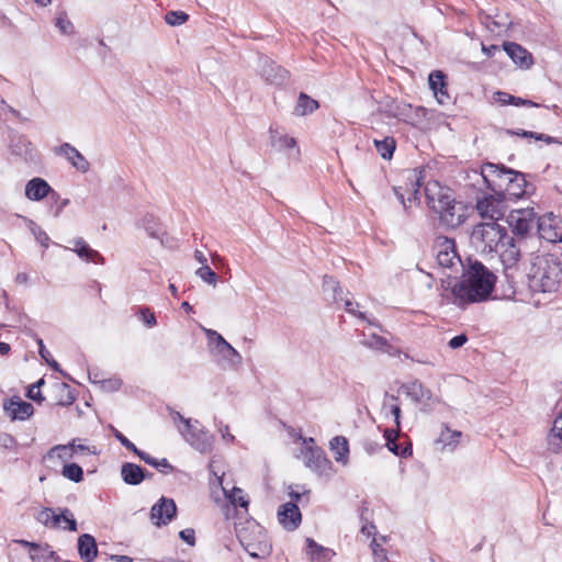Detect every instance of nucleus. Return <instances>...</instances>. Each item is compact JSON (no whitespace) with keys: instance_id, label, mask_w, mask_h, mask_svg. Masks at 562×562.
Returning a JSON list of instances; mask_svg holds the SVG:
<instances>
[{"instance_id":"15","label":"nucleus","mask_w":562,"mask_h":562,"mask_svg":"<svg viewBox=\"0 0 562 562\" xmlns=\"http://www.w3.org/2000/svg\"><path fill=\"white\" fill-rule=\"evenodd\" d=\"M278 520L286 530H295L302 521L297 505L294 502L281 505L278 510Z\"/></svg>"},{"instance_id":"21","label":"nucleus","mask_w":562,"mask_h":562,"mask_svg":"<svg viewBox=\"0 0 562 562\" xmlns=\"http://www.w3.org/2000/svg\"><path fill=\"white\" fill-rule=\"evenodd\" d=\"M70 250L75 251L78 257L87 262H93L103 265L104 257L97 250L92 249L82 238H76L72 240V248Z\"/></svg>"},{"instance_id":"4","label":"nucleus","mask_w":562,"mask_h":562,"mask_svg":"<svg viewBox=\"0 0 562 562\" xmlns=\"http://www.w3.org/2000/svg\"><path fill=\"white\" fill-rule=\"evenodd\" d=\"M482 176L487 182L490 189L499 192V196L507 200H517L526 194L528 183L525 175L494 164H487L483 169Z\"/></svg>"},{"instance_id":"62","label":"nucleus","mask_w":562,"mask_h":562,"mask_svg":"<svg viewBox=\"0 0 562 562\" xmlns=\"http://www.w3.org/2000/svg\"><path fill=\"white\" fill-rule=\"evenodd\" d=\"M218 431L222 434L224 440L229 442L234 441V436L229 432V428L227 425H221Z\"/></svg>"},{"instance_id":"2","label":"nucleus","mask_w":562,"mask_h":562,"mask_svg":"<svg viewBox=\"0 0 562 562\" xmlns=\"http://www.w3.org/2000/svg\"><path fill=\"white\" fill-rule=\"evenodd\" d=\"M528 286L535 293H554L562 285V263L554 255H538L527 272Z\"/></svg>"},{"instance_id":"59","label":"nucleus","mask_w":562,"mask_h":562,"mask_svg":"<svg viewBox=\"0 0 562 562\" xmlns=\"http://www.w3.org/2000/svg\"><path fill=\"white\" fill-rule=\"evenodd\" d=\"M180 538L184 540L190 546L194 544V530L193 529H184L180 531Z\"/></svg>"},{"instance_id":"40","label":"nucleus","mask_w":562,"mask_h":562,"mask_svg":"<svg viewBox=\"0 0 562 562\" xmlns=\"http://www.w3.org/2000/svg\"><path fill=\"white\" fill-rule=\"evenodd\" d=\"M63 475L68 480L78 483L83 479V471L77 463H69L64 465Z\"/></svg>"},{"instance_id":"27","label":"nucleus","mask_w":562,"mask_h":562,"mask_svg":"<svg viewBox=\"0 0 562 562\" xmlns=\"http://www.w3.org/2000/svg\"><path fill=\"white\" fill-rule=\"evenodd\" d=\"M53 392L57 405L69 406L76 401L71 387L65 382H56L53 385Z\"/></svg>"},{"instance_id":"34","label":"nucleus","mask_w":562,"mask_h":562,"mask_svg":"<svg viewBox=\"0 0 562 562\" xmlns=\"http://www.w3.org/2000/svg\"><path fill=\"white\" fill-rule=\"evenodd\" d=\"M307 553L312 562H326L331 557V551L317 544L313 539H307Z\"/></svg>"},{"instance_id":"50","label":"nucleus","mask_w":562,"mask_h":562,"mask_svg":"<svg viewBox=\"0 0 562 562\" xmlns=\"http://www.w3.org/2000/svg\"><path fill=\"white\" fill-rule=\"evenodd\" d=\"M53 508H43L36 516V519L38 522L43 524L45 527L50 528L52 524V515H53Z\"/></svg>"},{"instance_id":"17","label":"nucleus","mask_w":562,"mask_h":562,"mask_svg":"<svg viewBox=\"0 0 562 562\" xmlns=\"http://www.w3.org/2000/svg\"><path fill=\"white\" fill-rule=\"evenodd\" d=\"M211 471L213 473L214 480H210L211 485L216 483L222 487V491L225 495V497L234 505V506H240L243 508H247L248 501L246 499L244 492L239 487H233L231 491L227 490L225 486H223V475H218V473L214 470V464H210Z\"/></svg>"},{"instance_id":"44","label":"nucleus","mask_w":562,"mask_h":562,"mask_svg":"<svg viewBox=\"0 0 562 562\" xmlns=\"http://www.w3.org/2000/svg\"><path fill=\"white\" fill-rule=\"evenodd\" d=\"M205 331V335L207 337V340H209V344L210 346L213 347V349L215 350V352L224 346V344L226 342L225 338L218 334L216 330H213V329H204Z\"/></svg>"},{"instance_id":"31","label":"nucleus","mask_w":562,"mask_h":562,"mask_svg":"<svg viewBox=\"0 0 562 562\" xmlns=\"http://www.w3.org/2000/svg\"><path fill=\"white\" fill-rule=\"evenodd\" d=\"M271 145L279 151H286L296 147V140L270 127Z\"/></svg>"},{"instance_id":"38","label":"nucleus","mask_w":562,"mask_h":562,"mask_svg":"<svg viewBox=\"0 0 562 562\" xmlns=\"http://www.w3.org/2000/svg\"><path fill=\"white\" fill-rule=\"evenodd\" d=\"M142 225L151 238L161 239V235L164 234V232H162L160 224L157 222V220L154 216H151V215L145 216L142 220Z\"/></svg>"},{"instance_id":"36","label":"nucleus","mask_w":562,"mask_h":562,"mask_svg":"<svg viewBox=\"0 0 562 562\" xmlns=\"http://www.w3.org/2000/svg\"><path fill=\"white\" fill-rule=\"evenodd\" d=\"M76 440H72V442H70L69 445H58V446H55L53 447L49 452H48V456L49 457H54L56 456L58 459L63 460V461H67V460H70L74 454L76 453Z\"/></svg>"},{"instance_id":"42","label":"nucleus","mask_w":562,"mask_h":562,"mask_svg":"<svg viewBox=\"0 0 562 562\" xmlns=\"http://www.w3.org/2000/svg\"><path fill=\"white\" fill-rule=\"evenodd\" d=\"M56 26L63 34L70 35L74 33V24L65 12L58 14L56 19Z\"/></svg>"},{"instance_id":"11","label":"nucleus","mask_w":562,"mask_h":562,"mask_svg":"<svg viewBox=\"0 0 562 562\" xmlns=\"http://www.w3.org/2000/svg\"><path fill=\"white\" fill-rule=\"evenodd\" d=\"M506 200L499 196V192H494L488 196H484L476 203V210L483 218H488L491 222H497L502 218L506 211Z\"/></svg>"},{"instance_id":"1","label":"nucleus","mask_w":562,"mask_h":562,"mask_svg":"<svg viewBox=\"0 0 562 562\" xmlns=\"http://www.w3.org/2000/svg\"><path fill=\"white\" fill-rule=\"evenodd\" d=\"M496 276L477 260H468L460 281L447 294L448 301L463 307L468 304L485 301L492 293Z\"/></svg>"},{"instance_id":"6","label":"nucleus","mask_w":562,"mask_h":562,"mask_svg":"<svg viewBox=\"0 0 562 562\" xmlns=\"http://www.w3.org/2000/svg\"><path fill=\"white\" fill-rule=\"evenodd\" d=\"M507 239L506 228L497 222H486L474 226L471 234V241L481 252L490 254L499 251Z\"/></svg>"},{"instance_id":"58","label":"nucleus","mask_w":562,"mask_h":562,"mask_svg":"<svg viewBox=\"0 0 562 562\" xmlns=\"http://www.w3.org/2000/svg\"><path fill=\"white\" fill-rule=\"evenodd\" d=\"M345 307L348 313L357 315L360 318H364V315L361 312H358L356 307H359L358 303H352L350 300L345 301Z\"/></svg>"},{"instance_id":"12","label":"nucleus","mask_w":562,"mask_h":562,"mask_svg":"<svg viewBox=\"0 0 562 562\" xmlns=\"http://www.w3.org/2000/svg\"><path fill=\"white\" fill-rule=\"evenodd\" d=\"M194 426L189 429H182L179 427V432L184 438V440L196 451L201 453H205L211 451L213 445V437L202 428H200V423L194 420Z\"/></svg>"},{"instance_id":"28","label":"nucleus","mask_w":562,"mask_h":562,"mask_svg":"<svg viewBox=\"0 0 562 562\" xmlns=\"http://www.w3.org/2000/svg\"><path fill=\"white\" fill-rule=\"evenodd\" d=\"M121 475L125 483L131 485L139 484L145 475L143 469L135 463H124L121 468Z\"/></svg>"},{"instance_id":"61","label":"nucleus","mask_w":562,"mask_h":562,"mask_svg":"<svg viewBox=\"0 0 562 562\" xmlns=\"http://www.w3.org/2000/svg\"><path fill=\"white\" fill-rule=\"evenodd\" d=\"M516 100V97L510 95L506 92H497V101L503 104H513V102Z\"/></svg>"},{"instance_id":"8","label":"nucleus","mask_w":562,"mask_h":562,"mask_svg":"<svg viewBox=\"0 0 562 562\" xmlns=\"http://www.w3.org/2000/svg\"><path fill=\"white\" fill-rule=\"evenodd\" d=\"M306 447L302 450L303 462L306 468L322 476H330L334 473L333 463L327 458L325 451L318 447H313V438L304 439Z\"/></svg>"},{"instance_id":"41","label":"nucleus","mask_w":562,"mask_h":562,"mask_svg":"<svg viewBox=\"0 0 562 562\" xmlns=\"http://www.w3.org/2000/svg\"><path fill=\"white\" fill-rule=\"evenodd\" d=\"M196 276L203 280L205 283L216 286L217 284V274L207 266H201L196 271Z\"/></svg>"},{"instance_id":"51","label":"nucleus","mask_w":562,"mask_h":562,"mask_svg":"<svg viewBox=\"0 0 562 562\" xmlns=\"http://www.w3.org/2000/svg\"><path fill=\"white\" fill-rule=\"evenodd\" d=\"M113 434L114 437L121 442L123 447L136 453V451L138 450L137 447L132 441H130L121 431L114 429Z\"/></svg>"},{"instance_id":"10","label":"nucleus","mask_w":562,"mask_h":562,"mask_svg":"<svg viewBox=\"0 0 562 562\" xmlns=\"http://www.w3.org/2000/svg\"><path fill=\"white\" fill-rule=\"evenodd\" d=\"M9 150L12 156L24 162H34L37 159V151L32 142L18 132H12L9 136Z\"/></svg>"},{"instance_id":"54","label":"nucleus","mask_w":562,"mask_h":562,"mask_svg":"<svg viewBox=\"0 0 562 562\" xmlns=\"http://www.w3.org/2000/svg\"><path fill=\"white\" fill-rule=\"evenodd\" d=\"M18 543H20L21 546H23L24 548H27L29 549V552L30 554L31 553H34V552H37V551H47V546L46 547H42L41 544L38 543H35V542H30L27 540H19Z\"/></svg>"},{"instance_id":"53","label":"nucleus","mask_w":562,"mask_h":562,"mask_svg":"<svg viewBox=\"0 0 562 562\" xmlns=\"http://www.w3.org/2000/svg\"><path fill=\"white\" fill-rule=\"evenodd\" d=\"M468 341V336L465 334H461L451 338L448 342V346L451 349L461 348Z\"/></svg>"},{"instance_id":"46","label":"nucleus","mask_w":562,"mask_h":562,"mask_svg":"<svg viewBox=\"0 0 562 562\" xmlns=\"http://www.w3.org/2000/svg\"><path fill=\"white\" fill-rule=\"evenodd\" d=\"M170 416H171L173 424L177 426L178 429H179V427H181L182 429L190 430V427L194 426L193 419L183 417L179 412L170 411Z\"/></svg>"},{"instance_id":"49","label":"nucleus","mask_w":562,"mask_h":562,"mask_svg":"<svg viewBox=\"0 0 562 562\" xmlns=\"http://www.w3.org/2000/svg\"><path fill=\"white\" fill-rule=\"evenodd\" d=\"M521 136L524 137H532L537 140H543L546 142L547 144H555V143H560L557 138L554 137H551L549 135H546V134H540V133H535V132H527V131H522Z\"/></svg>"},{"instance_id":"20","label":"nucleus","mask_w":562,"mask_h":562,"mask_svg":"<svg viewBox=\"0 0 562 562\" xmlns=\"http://www.w3.org/2000/svg\"><path fill=\"white\" fill-rule=\"evenodd\" d=\"M4 411L11 419L24 420L32 416L34 408L31 403L21 401L16 397L11 398L8 403L4 404Z\"/></svg>"},{"instance_id":"57","label":"nucleus","mask_w":562,"mask_h":562,"mask_svg":"<svg viewBox=\"0 0 562 562\" xmlns=\"http://www.w3.org/2000/svg\"><path fill=\"white\" fill-rule=\"evenodd\" d=\"M145 463L154 467V468H157L158 467V461L157 459L153 458L151 456H149L148 453L142 451V450H137L136 453Z\"/></svg>"},{"instance_id":"55","label":"nucleus","mask_w":562,"mask_h":562,"mask_svg":"<svg viewBox=\"0 0 562 562\" xmlns=\"http://www.w3.org/2000/svg\"><path fill=\"white\" fill-rule=\"evenodd\" d=\"M372 551H373V554L374 557L378 559V561L380 562H385L386 561V552L383 548H381L378 543H376V540L373 539L372 540Z\"/></svg>"},{"instance_id":"35","label":"nucleus","mask_w":562,"mask_h":562,"mask_svg":"<svg viewBox=\"0 0 562 562\" xmlns=\"http://www.w3.org/2000/svg\"><path fill=\"white\" fill-rule=\"evenodd\" d=\"M406 180L409 182V187L407 186L405 189L408 193V202L418 201L422 186L419 173L416 170H411L407 172Z\"/></svg>"},{"instance_id":"45","label":"nucleus","mask_w":562,"mask_h":562,"mask_svg":"<svg viewBox=\"0 0 562 562\" xmlns=\"http://www.w3.org/2000/svg\"><path fill=\"white\" fill-rule=\"evenodd\" d=\"M397 429H386L384 432V437L386 439V446L390 451H392L394 454L400 456L403 454L404 451L400 450V447L395 442V438L397 437Z\"/></svg>"},{"instance_id":"9","label":"nucleus","mask_w":562,"mask_h":562,"mask_svg":"<svg viewBox=\"0 0 562 562\" xmlns=\"http://www.w3.org/2000/svg\"><path fill=\"white\" fill-rule=\"evenodd\" d=\"M537 222L538 218L531 207L513 210L507 217V223L514 233L520 236H527L536 229Z\"/></svg>"},{"instance_id":"25","label":"nucleus","mask_w":562,"mask_h":562,"mask_svg":"<svg viewBox=\"0 0 562 562\" xmlns=\"http://www.w3.org/2000/svg\"><path fill=\"white\" fill-rule=\"evenodd\" d=\"M504 249L499 252V258L506 269H510L520 258V250L512 237L505 239Z\"/></svg>"},{"instance_id":"26","label":"nucleus","mask_w":562,"mask_h":562,"mask_svg":"<svg viewBox=\"0 0 562 562\" xmlns=\"http://www.w3.org/2000/svg\"><path fill=\"white\" fill-rule=\"evenodd\" d=\"M330 450L334 453L336 462L344 465L348 463L349 443L346 437L336 436L329 442Z\"/></svg>"},{"instance_id":"16","label":"nucleus","mask_w":562,"mask_h":562,"mask_svg":"<svg viewBox=\"0 0 562 562\" xmlns=\"http://www.w3.org/2000/svg\"><path fill=\"white\" fill-rule=\"evenodd\" d=\"M260 74L266 81L273 85H283L290 77V72L286 69L277 65L269 58L261 60Z\"/></svg>"},{"instance_id":"48","label":"nucleus","mask_w":562,"mask_h":562,"mask_svg":"<svg viewBox=\"0 0 562 562\" xmlns=\"http://www.w3.org/2000/svg\"><path fill=\"white\" fill-rule=\"evenodd\" d=\"M139 316H140V319L142 322L147 326V327H154L156 324H157V321H156V316L154 313L150 312V310L148 307H143L140 311H139Z\"/></svg>"},{"instance_id":"37","label":"nucleus","mask_w":562,"mask_h":562,"mask_svg":"<svg viewBox=\"0 0 562 562\" xmlns=\"http://www.w3.org/2000/svg\"><path fill=\"white\" fill-rule=\"evenodd\" d=\"M374 146L383 159H391L396 147V142L393 137H385L384 139H374Z\"/></svg>"},{"instance_id":"5","label":"nucleus","mask_w":562,"mask_h":562,"mask_svg":"<svg viewBox=\"0 0 562 562\" xmlns=\"http://www.w3.org/2000/svg\"><path fill=\"white\" fill-rule=\"evenodd\" d=\"M241 547L251 558L265 559L271 552V543L265 528L255 520H247L236 529Z\"/></svg>"},{"instance_id":"52","label":"nucleus","mask_w":562,"mask_h":562,"mask_svg":"<svg viewBox=\"0 0 562 562\" xmlns=\"http://www.w3.org/2000/svg\"><path fill=\"white\" fill-rule=\"evenodd\" d=\"M54 554H55V552L49 550V548L47 547V551H37L34 553H31L30 558L33 562H41L42 560L53 558Z\"/></svg>"},{"instance_id":"56","label":"nucleus","mask_w":562,"mask_h":562,"mask_svg":"<svg viewBox=\"0 0 562 562\" xmlns=\"http://www.w3.org/2000/svg\"><path fill=\"white\" fill-rule=\"evenodd\" d=\"M368 345L375 349H383L387 345V341L384 337L373 335L370 338V341L368 342Z\"/></svg>"},{"instance_id":"63","label":"nucleus","mask_w":562,"mask_h":562,"mask_svg":"<svg viewBox=\"0 0 562 562\" xmlns=\"http://www.w3.org/2000/svg\"><path fill=\"white\" fill-rule=\"evenodd\" d=\"M14 442V438L8 434H2L0 436V443L5 448L12 447Z\"/></svg>"},{"instance_id":"47","label":"nucleus","mask_w":562,"mask_h":562,"mask_svg":"<svg viewBox=\"0 0 562 562\" xmlns=\"http://www.w3.org/2000/svg\"><path fill=\"white\" fill-rule=\"evenodd\" d=\"M188 20V14L181 11H170L166 14L165 21L169 25H181Z\"/></svg>"},{"instance_id":"32","label":"nucleus","mask_w":562,"mask_h":562,"mask_svg":"<svg viewBox=\"0 0 562 562\" xmlns=\"http://www.w3.org/2000/svg\"><path fill=\"white\" fill-rule=\"evenodd\" d=\"M318 106H319V104L316 100H314L306 93L301 92L297 98V102H296L293 113L296 116H305V115L311 114L314 111H316L318 109Z\"/></svg>"},{"instance_id":"29","label":"nucleus","mask_w":562,"mask_h":562,"mask_svg":"<svg viewBox=\"0 0 562 562\" xmlns=\"http://www.w3.org/2000/svg\"><path fill=\"white\" fill-rule=\"evenodd\" d=\"M398 392L405 394L415 403H419L425 397H428V391L425 390L424 385L418 381L402 384Z\"/></svg>"},{"instance_id":"43","label":"nucleus","mask_w":562,"mask_h":562,"mask_svg":"<svg viewBox=\"0 0 562 562\" xmlns=\"http://www.w3.org/2000/svg\"><path fill=\"white\" fill-rule=\"evenodd\" d=\"M429 87L435 95H438V89L446 87L445 75L441 71H434L429 75Z\"/></svg>"},{"instance_id":"18","label":"nucleus","mask_w":562,"mask_h":562,"mask_svg":"<svg viewBox=\"0 0 562 562\" xmlns=\"http://www.w3.org/2000/svg\"><path fill=\"white\" fill-rule=\"evenodd\" d=\"M57 154L63 155L74 168L82 173H86L90 169V164L86 157L68 143L60 145L57 149Z\"/></svg>"},{"instance_id":"19","label":"nucleus","mask_w":562,"mask_h":562,"mask_svg":"<svg viewBox=\"0 0 562 562\" xmlns=\"http://www.w3.org/2000/svg\"><path fill=\"white\" fill-rule=\"evenodd\" d=\"M504 50L510 57V59L518 65L520 68H530L533 64L532 55L517 43H504Z\"/></svg>"},{"instance_id":"13","label":"nucleus","mask_w":562,"mask_h":562,"mask_svg":"<svg viewBox=\"0 0 562 562\" xmlns=\"http://www.w3.org/2000/svg\"><path fill=\"white\" fill-rule=\"evenodd\" d=\"M536 228L540 238L549 243L562 241V227L557 217L552 215L539 217Z\"/></svg>"},{"instance_id":"33","label":"nucleus","mask_w":562,"mask_h":562,"mask_svg":"<svg viewBox=\"0 0 562 562\" xmlns=\"http://www.w3.org/2000/svg\"><path fill=\"white\" fill-rule=\"evenodd\" d=\"M461 436V431L451 430L445 426L436 442L442 445L441 449L449 448V450H453L459 443Z\"/></svg>"},{"instance_id":"23","label":"nucleus","mask_w":562,"mask_h":562,"mask_svg":"<svg viewBox=\"0 0 562 562\" xmlns=\"http://www.w3.org/2000/svg\"><path fill=\"white\" fill-rule=\"evenodd\" d=\"M52 191L50 186L42 178H33L25 186V196L31 201H41Z\"/></svg>"},{"instance_id":"22","label":"nucleus","mask_w":562,"mask_h":562,"mask_svg":"<svg viewBox=\"0 0 562 562\" xmlns=\"http://www.w3.org/2000/svg\"><path fill=\"white\" fill-rule=\"evenodd\" d=\"M78 553L82 561L93 562L98 557V546L95 538L89 533L79 536Z\"/></svg>"},{"instance_id":"39","label":"nucleus","mask_w":562,"mask_h":562,"mask_svg":"<svg viewBox=\"0 0 562 562\" xmlns=\"http://www.w3.org/2000/svg\"><path fill=\"white\" fill-rule=\"evenodd\" d=\"M216 353L233 364H240L243 361L240 353L228 341H226Z\"/></svg>"},{"instance_id":"14","label":"nucleus","mask_w":562,"mask_h":562,"mask_svg":"<svg viewBox=\"0 0 562 562\" xmlns=\"http://www.w3.org/2000/svg\"><path fill=\"white\" fill-rule=\"evenodd\" d=\"M177 513V506L173 499L161 497L150 510V518L156 526L167 525L172 520Z\"/></svg>"},{"instance_id":"3","label":"nucleus","mask_w":562,"mask_h":562,"mask_svg":"<svg viewBox=\"0 0 562 562\" xmlns=\"http://www.w3.org/2000/svg\"><path fill=\"white\" fill-rule=\"evenodd\" d=\"M428 206L439 215L447 227L456 228L464 221L463 207L456 201L453 191L437 181H429L425 187Z\"/></svg>"},{"instance_id":"60","label":"nucleus","mask_w":562,"mask_h":562,"mask_svg":"<svg viewBox=\"0 0 562 562\" xmlns=\"http://www.w3.org/2000/svg\"><path fill=\"white\" fill-rule=\"evenodd\" d=\"M158 469L161 473L167 474L173 470V467L168 462L167 459H161L158 461Z\"/></svg>"},{"instance_id":"7","label":"nucleus","mask_w":562,"mask_h":562,"mask_svg":"<svg viewBox=\"0 0 562 562\" xmlns=\"http://www.w3.org/2000/svg\"><path fill=\"white\" fill-rule=\"evenodd\" d=\"M434 252L441 268L450 269L453 272H458L459 267L464 268V263L457 252L456 243L452 238L438 236L435 239Z\"/></svg>"},{"instance_id":"24","label":"nucleus","mask_w":562,"mask_h":562,"mask_svg":"<svg viewBox=\"0 0 562 562\" xmlns=\"http://www.w3.org/2000/svg\"><path fill=\"white\" fill-rule=\"evenodd\" d=\"M52 517V524L50 528H59L61 527V522H65L66 526H63L64 529H67L69 531H77L78 525L76 519L74 518L72 513L68 508H58V513L56 510H53Z\"/></svg>"},{"instance_id":"30","label":"nucleus","mask_w":562,"mask_h":562,"mask_svg":"<svg viewBox=\"0 0 562 562\" xmlns=\"http://www.w3.org/2000/svg\"><path fill=\"white\" fill-rule=\"evenodd\" d=\"M382 411L384 412L385 416L391 415L394 417L396 429L400 430L401 407L398 403V397L393 394L386 393L383 400Z\"/></svg>"},{"instance_id":"64","label":"nucleus","mask_w":562,"mask_h":562,"mask_svg":"<svg viewBox=\"0 0 562 562\" xmlns=\"http://www.w3.org/2000/svg\"><path fill=\"white\" fill-rule=\"evenodd\" d=\"M27 396L35 402H42L44 400V397L41 394V391L37 389H33V386L30 387Z\"/></svg>"}]
</instances>
